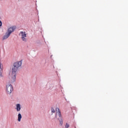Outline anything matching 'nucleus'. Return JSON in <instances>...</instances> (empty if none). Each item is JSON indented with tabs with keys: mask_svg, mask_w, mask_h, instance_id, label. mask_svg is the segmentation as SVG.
Masks as SVG:
<instances>
[{
	"mask_svg": "<svg viewBox=\"0 0 128 128\" xmlns=\"http://www.w3.org/2000/svg\"><path fill=\"white\" fill-rule=\"evenodd\" d=\"M51 111H52V114L56 112V110H54V108H52Z\"/></svg>",
	"mask_w": 128,
	"mask_h": 128,
	"instance_id": "9d476101",
	"label": "nucleus"
},
{
	"mask_svg": "<svg viewBox=\"0 0 128 128\" xmlns=\"http://www.w3.org/2000/svg\"><path fill=\"white\" fill-rule=\"evenodd\" d=\"M16 110L17 112H20V104H17L16 105Z\"/></svg>",
	"mask_w": 128,
	"mask_h": 128,
	"instance_id": "0eeeda50",
	"label": "nucleus"
},
{
	"mask_svg": "<svg viewBox=\"0 0 128 128\" xmlns=\"http://www.w3.org/2000/svg\"><path fill=\"white\" fill-rule=\"evenodd\" d=\"M56 112H58V114L60 118L58 120H60V126H62V114L60 113V108H56Z\"/></svg>",
	"mask_w": 128,
	"mask_h": 128,
	"instance_id": "20e7f679",
	"label": "nucleus"
},
{
	"mask_svg": "<svg viewBox=\"0 0 128 128\" xmlns=\"http://www.w3.org/2000/svg\"><path fill=\"white\" fill-rule=\"evenodd\" d=\"M22 66V61L17 62L14 63L12 68V73L11 82H16V72L18 70V68Z\"/></svg>",
	"mask_w": 128,
	"mask_h": 128,
	"instance_id": "f257e3e1",
	"label": "nucleus"
},
{
	"mask_svg": "<svg viewBox=\"0 0 128 128\" xmlns=\"http://www.w3.org/2000/svg\"><path fill=\"white\" fill-rule=\"evenodd\" d=\"M6 92L8 94H12V90H14V88H12V84H8L6 87Z\"/></svg>",
	"mask_w": 128,
	"mask_h": 128,
	"instance_id": "7ed1b4c3",
	"label": "nucleus"
},
{
	"mask_svg": "<svg viewBox=\"0 0 128 128\" xmlns=\"http://www.w3.org/2000/svg\"><path fill=\"white\" fill-rule=\"evenodd\" d=\"M19 36H21V38L23 42H26V32H20L19 34Z\"/></svg>",
	"mask_w": 128,
	"mask_h": 128,
	"instance_id": "f03ea898",
	"label": "nucleus"
},
{
	"mask_svg": "<svg viewBox=\"0 0 128 128\" xmlns=\"http://www.w3.org/2000/svg\"><path fill=\"white\" fill-rule=\"evenodd\" d=\"M2 22L0 20V26H2Z\"/></svg>",
	"mask_w": 128,
	"mask_h": 128,
	"instance_id": "f8f14e48",
	"label": "nucleus"
},
{
	"mask_svg": "<svg viewBox=\"0 0 128 128\" xmlns=\"http://www.w3.org/2000/svg\"><path fill=\"white\" fill-rule=\"evenodd\" d=\"M10 34L8 33V32H6V34L3 36V40H6V38L10 37Z\"/></svg>",
	"mask_w": 128,
	"mask_h": 128,
	"instance_id": "423d86ee",
	"label": "nucleus"
},
{
	"mask_svg": "<svg viewBox=\"0 0 128 128\" xmlns=\"http://www.w3.org/2000/svg\"><path fill=\"white\" fill-rule=\"evenodd\" d=\"M16 27L14 26L10 27L8 29L7 32L9 33L10 34L12 32H14V30H16Z\"/></svg>",
	"mask_w": 128,
	"mask_h": 128,
	"instance_id": "39448f33",
	"label": "nucleus"
},
{
	"mask_svg": "<svg viewBox=\"0 0 128 128\" xmlns=\"http://www.w3.org/2000/svg\"><path fill=\"white\" fill-rule=\"evenodd\" d=\"M2 64H0V76H2Z\"/></svg>",
	"mask_w": 128,
	"mask_h": 128,
	"instance_id": "1a4fd4ad",
	"label": "nucleus"
},
{
	"mask_svg": "<svg viewBox=\"0 0 128 128\" xmlns=\"http://www.w3.org/2000/svg\"><path fill=\"white\" fill-rule=\"evenodd\" d=\"M66 128H70V124H68V123L66 124V126H65Z\"/></svg>",
	"mask_w": 128,
	"mask_h": 128,
	"instance_id": "9b49d317",
	"label": "nucleus"
},
{
	"mask_svg": "<svg viewBox=\"0 0 128 128\" xmlns=\"http://www.w3.org/2000/svg\"><path fill=\"white\" fill-rule=\"evenodd\" d=\"M75 128H76V127L75 126Z\"/></svg>",
	"mask_w": 128,
	"mask_h": 128,
	"instance_id": "ddd939ff",
	"label": "nucleus"
},
{
	"mask_svg": "<svg viewBox=\"0 0 128 128\" xmlns=\"http://www.w3.org/2000/svg\"><path fill=\"white\" fill-rule=\"evenodd\" d=\"M20 120H22V114H18V122H20Z\"/></svg>",
	"mask_w": 128,
	"mask_h": 128,
	"instance_id": "6e6552de",
	"label": "nucleus"
}]
</instances>
